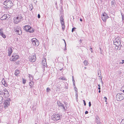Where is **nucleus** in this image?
I'll use <instances>...</instances> for the list:
<instances>
[{
	"label": "nucleus",
	"mask_w": 124,
	"mask_h": 124,
	"mask_svg": "<svg viewBox=\"0 0 124 124\" xmlns=\"http://www.w3.org/2000/svg\"><path fill=\"white\" fill-rule=\"evenodd\" d=\"M122 62L121 63L122 64H123L124 63V60H122Z\"/></svg>",
	"instance_id": "nucleus-47"
},
{
	"label": "nucleus",
	"mask_w": 124,
	"mask_h": 124,
	"mask_svg": "<svg viewBox=\"0 0 124 124\" xmlns=\"http://www.w3.org/2000/svg\"><path fill=\"white\" fill-rule=\"evenodd\" d=\"M91 102L90 101L89 102V107H90L91 106Z\"/></svg>",
	"instance_id": "nucleus-37"
},
{
	"label": "nucleus",
	"mask_w": 124,
	"mask_h": 124,
	"mask_svg": "<svg viewBox=\"0 0 124 124\" xmlns=\"http://www.w3.org/2000/svg\"><path fill=\"white\" fill-rule=\"evenodd\" d=\"M57 4V2H56V3H55V5H56Z\"/></svg>",
	"instance_id": "nucleus-57"
},
{
	"label": "nucleus",
	"mask_w": 124,
	"mask_h": 124,
	"mask_svg": "<svg viewBox=\"0 0 124 124\" xmlns=\"http://www.w3.org/2000/svg\"><path fill=\"white\" fill-rule=\"evenodd\" d=\"M3 30V29H0V34L1 36H2L3 38H6V36L4 34L3 32L2 31V30Z\"/></svg>",
	"instance_id": "nucleus-17"
},
{
	"label": "nucleus",
	"mask_w": 124,
	"mask_h": 124,
	"mask_svg": "<svg viewBox=\"0 0 124 124\" xmlns=\"http://www.w3.org/2000/svg\"><path fill=\"white\" fill-rule=\"evenodd\" d=\"M108 16L105 12L103 13L101 15L102 19L104 22H106V20L108 18Z\"/></svg>",
	"instance_id": "nucleus-11"
},
{
	"label": "nucleus",
	"mask_w": 124,
	"mask_h": 124,
	"mask_svg": "<svg viewBox=\"0 0 124 124\" xmlns=\"http://www.w3.org/2000/svg\"><path fill=\"white\" fill-rule=\"evenodd\" d=\"M2 84L4 85V86L6 87L7 86V84L6 82L5 81V80H3L2 81Z\"/></svg>",
	"instance_id": "nucleus-20"
},
{
	"label": "nucleus",
	"mask_w": 124,
	"mask_h": 124,
	"mask_svg": "<svg viewBox=\"0 0 124 124\" xmlns=\"http://www.w3.org/2000/svg\"><path fill=\"white\" fill-rule=\"evenodd\" d=\"M84 63L85 66L87 65L88 64V62L86 60H85L84 62Z\"/></svg>",
	"instance_id": "nucleus-26"
},
{
	"label": "nucleus",
	"mask_w": 124,
	"mask_h": 124,
	"mask_svg": "<svg viewBox=\"0 0 124 124\" xmlns=\"http://www.w3.org/2000/svg\"><path fill=\"white\" fill-rule=\"evenodd\" d=\"M90 50L91 52H93V51L92 50V48L90 47Z\"/></svg>",
	"instance_id": "nucleus-40"
},
{
	"label": "nucleus",
	"mask_w": 124,
	"mask_h": 124,
	"mask_svg": "<svg viewBox=\"0 0 124 124\" xmlns=\"http://www.w3.org/2000/svg\"><path fill=\"white\" fill-rule=\"evenodd\" d=\"M88 113V112L87 111H86L85 112V114H87Z\"/></svg>",
	"instance_id": "nucleus-44"
},
{
	"label": "nucleus",
	"mask_w": 124,
	"mask_h": 124,
	"mask_svg": "<svg viewBox=\"0 0 124 124\" xmlns=\"http://www.w3.org/2000/svg\"><path fill=\"white\" fill-rule=\"evenodd\" d=\"M121 73V71H119V73L120 74Z\"/></svg>",
	"instance_id": "nucleus-53"
},
{
	"label": "nucleus",
	"mask_w": 124,
	"mask_h": 124,
	"mask_svg": "<svg viewBox=\"0 0 124 124\" xmlns=\"http://www.w3.org/2000/svg\"><path fill=\"white\" fill-rule=\"evenodd\" d=\"M76 29V28L75 27L73 28L72 30V32H73L74 31V30L75 29Z\"/></svg>",
	"instance_id": "nucleus-38"
},
{
	"label": "nucleus",
	"mask_w": 124,
	"mask_h": 124,
	"mask_svg": "<svg viewBox=\"0 0 124 124\" xmlns=\"http://www.w3.org/2000/svg\"><path fill=\"white\" fill-rule=\"evenodd\" d=\"M62 25V30L63 31L65 28V26L64 25V23H62V24H61Z\"/></svg>",
	"instance_id": "nucleus-22"
},
{
	"label": "nucleus",
	"mask_w": 124,
	"mask_h": 124,
	"mask_svg": "<svg viewBox=\"0 0 124 124\" xmlns=\"http://www.w3.org/2000/svg\"><path fill=\"white\" fill-rule=\"evenodd\" d=\"M72 80H73V84L74 85H75V84L74 83V82H75V81L74 80V77H73V76H72Z\"/></svg>",
	"instance_id": "nucleus-36"
},
{
	"label": "nucleus",
	"mask_w": 124,
	"mask_h": 124,
	"mask_svg": "<svg viewBox=\"0 0 124 124\" xmlns=\"http://www.w3.org/2000/svg\"><path fill=\"white\" fill-rule=\"evenodd\" d=\"M51 90V89L49 87L47 88L46 89V92H49V91Z\"/></svg>",
	"instance_id": "nucleus-34"
},
{
	"label": "nucleus",
	"mask_w": 124,
	"mask_h": 124,
	"mask_svg": "<svg viewBox=\"0 0 124 124\" xmlns=\"http://www.w3.org/2000/svg\"><path fill=\"white\" fill-rule=\"evenodd\" d=\"M9 101H8L6 100L4 102V107L5 108H6L9 105Z\"/></svg>",
	"instance_id": "nucleus-16"
},
{
	"label": "nucleus",
	"mask_w": 124,
	"mask_h": 124,
	"mask_svg": "<svg viewBox=\"0 0 124 124\" xmlns=\"http://www.w3.org/2000/svg\"><path fill=\"white\" fill-rule=\"evenodd\" d=\"M24 29L26 31L29 32L30 33H32L33 32L34 30L29 25H26L24 27Z\"/></svg>",
	"instance_id": "nucleus-4"
},
{
	"label": "nucleus",
	"mask_w": 124,
	"mask_h": 124,
	"mask_svg": "<svg viewBox=\"0 0 124 124\" xmlns=\"http://www.w3.org/2000/svg\"><path fill=\"white\" fill-rule=\"evenodd\" d=\"M99 118L97 116L96 118V123H97L100 122L99 121Z\"/></svg>",
	"instance_id": "nucleus-28"
},
{
	"label": "nucleus",
	"mask_w": 124,
	"mask_h": 124,
	"mask_svg": "<svg viewBox=\"0 0 124 124\" xmlns=\"http://www.w3.org/2000/svg\"><path fill=\"white\" fill-rule=\"evenodd\" d=\"M34 3H36L37 2V0H33Z\"/></svg>",
	"instance_id": "nucleus-48"
},
{
	"label": "nucleus",
	"mask_w": 124,
	"mask_h": 124,
	"mask_svg": "<svg viewBox=\"0 0 124 124\" xmlns=\"http://www.w3.org/2000/svg\"><path fill=\"white\" fill-rule=\"evenodd\" d=\"M58 106L60 107H61V105H62V103H61L60 102V101H59V102H58Z\"/></svg>",
	"instance_id": "nucleus-32"
},
{
	"label": "nucleus",
	"mask_w": 124,
	"mask_h": 124,
	"mask_svg": "<svg viewBox=\"0 0 124 124\" xmlns=\"http://www.w3.org/2000/svg\"><path fill=\"white\" fill-rule=\"evenodd\" d=\"M30 9V11H31L32 10L33 8V6L32 4H30L29 5Z\"/></svg>",
	"instance_id": "nucleus-25"
},
{
	"label": "nucleus",
	"mask_w": 124,
	"mask_h": 124,
	"mask_svg": "<svg viewBox=\"0 0 124 124\" xmlns=\"http://www.w3.org/2000/svg\"><path fill=\"white\" fill-rule=\"evenodd\" d=\"M12 59L11 61H15L19 58V57L18 55H16V54H14L12 55Z\"/></svg>",
	"instance_id": "nucleus-13"
},
{
	"label": "nucleus",
	"mask_w": 124,
	"mask_h": 124,
	"mask_svg": "<svg viewBox=\"0 0 124 124\" xmlns=\"http://www.w3.org/2000/svg\"><path fill=\"white\" fill-rule=\"evenodd\" d=\"M22 18V17L21 15L18 16L14 19V22L15 23H17L20 21Z\"/></svg>",
	"instance_id": "nucleus-10"
},
{
	"label": "nucleus",
	"mask_w": 124,
	"mask_h": 124,
	"mask_svg": "<svg viewBox=\"0 0 124 124\" xmlns=\"http://www.w3.org/2000/svg\"><path fill=\"white\" fill-rule=\"evenodd\" d=\"M62 70V68L60 69V71H61Z\"/></svg>",
	"instance_id": "nucleus-56"
},
{
	"label": "nucleus",
	"mask_w": 124,
	"mask_h": 124,
	"mask_svg": "<svg viewBox=\"0 0 124 124\" xmlns=\"http://www.w3.org/2000/svg\"><path fill=\"white\" fill-rule=\"evenodd\" d=\"M60 20L61 24H62V23H64V21L63 18V17L62 16H60Z\"/></svg>",
	"instance_id": "nucleus-19"
},
{
	"label": "nucleus",
	"mask_w": 124,
	"mask_h": 124,
	"mask_svg": "<svg viewBox=\"0 0 124 124\" xmlns=\"http://www.w3.org/2000/svg\"><path fill=\"white\" fill-rule=\"evenodd\" d=\"M98 89L99 90H100L101 88H100V84L98 85Z\"/></svg>",
	"instance_id": "nucleus-42"
},
{
	"label": "nucleus",
	"mask_w": 124,
	"mask_h": 124,
	"mask_svg": "<svg viewBox=\"0 0 124 124\" xmlns=\"http://www.w3.org/2000/svg\"><path fill=\"white\" fill-rule=\"evenodd\" d=\"M42 64L44 66L46 67L47 63L46 62V59L43 58L42 60Z\"/></svg>",
	"instance_id": "nucleus-15"
},
{
	"label": "nucleus",
	"mask_w": 124,
	"mask_h": 124,
	"mask_svg": "<svg viewBox=\"0 0 124 124\" xmlns=\"http://www.w3.org/2000/svg\"><path fill=\"white\" fill-rule=\"evenodd\" d=\"M20 73V71L18 69H16L15 71V74L16 76H18V75Z\"/></svg>",
	"instance_id": "nucleus-18"
},
{
	"label": "nucleus",
	"mask_w": 124,
	"mask_h": 124,
	"mask_svg": "<svg viewBox=\"0 0 124 124\" xmlns=\"http://www.w3.org/2000/svg\"><path fill=\"white\" fill-rule=\"evenodd\" d=\"M29 77L30 81H32L33 80V77L31 75L29 74Z\"/></svg>",
	"instance_id": "nucleus-24"
},
{
	"label": "nucleus",
	"mask_w": 124,
	"mask_h": 124,
	"mask_svg": "<svg viewBox=\"0 0 124 124\" xmlns=\"http://www.w3.org/2000/svg\"><path fill=\"white\" fill-rule=\"evenodd\" d=\"M105 102H107V101L106 100H105Z\"/></svg>",
	"instance_id": "nucleus-60"
},
{
	"label": "nucleus",
	"mask_w": 124,
	"mask_h": 124,
	"mask_svg": "<svg viewBox=\"0 0 124 124\" xmlns=\"http://www.w3.org/2000/svg\"><path fill=\"white\" fill-rule=\"evenodd\" d=\"M64 43H65V46H66V42L65 41Z\"/></svg>",
	"instance_id": "nucleus-54"
},
{
	"label": "nucleus",
	"mask_w": 124,
	"mask_h": 124,
	"mask_svg": "<svg viewBox=\"0 0 124 124\" xmlns=\"http://www.w3.org/2000/svg\"><path fill=\"white\" fill-rule=\"evenodd\" d=\"M123 93H124V90L123 91Z\"/></svg>",
	"instance_id": "nucleus-61"
},
{
	"label": "nucleus",
	"mask_w": 124,
	"mask_h": 124,
	"mask_svg": "<svg viewBox=\"0 0 124 124\" xmlns=\"http://www.w3.org/2000/svg\"><path fill=\"white\" fill-rule=\"evenodd\" d=\"M72 17L73 18V19H74V17L73 16H72Z\"/></svg>",
	"instance_id": "nucleus-58"
},
{
	"label": "nucleus",
	"mask_w": 124,
	"mask_h": 124,
	"mask_svg": "<svg viewBox=\"0 0 124 124\" xmlns=\"http://www.w3.org/2000/svg\"><path fill=\"white\" fill-rule=\"evenodd\" d=\"M22 81L23 84H24L26 83V80L25 79L23 78Z\"/></svg>",
	"instance_id": "nucleus-29"
},
{
	"label": "nucleus",
	"mask_w": 124,
	"mask_h": 124,
	"mask_svg": "<svg viewBox=\"0 0 124 124\" xmlns=\"http://www.w3.org/2000/svg\"><path fill=\"white\" fill-rule=\"evenodd\" d=\"M98 76H99V77H100L101 74H100V75H99V74H98Z\"/></svg>",
	"instance_id": "nucleus-52"
},
{
	"label": "nucleus",
	"mask_w": 124,
	"mask_h": 124,
	"mask_svg": "<svg viewBox=\"0 0 124 124\" xmlns=\"http://www.w3.org/2000/svg\"><path fill=\"white\" fill-rule=\"evenodd\" d=\"M75 90L76 91V93H77V92H78V89L76 87H75Z\"/></svg>",
	"instance_id": "nucleus-39"
},
{
	"label": "nucleus",
	"mask_w": 124,
	"mask_h": 124,
	"mask_svg": "<svg viewBox=\"0 0 124 124\" xmlns=\"http://www.w3.org/2000/svg\"><path fill=\"white\" fill-rule=\"evenodd\" d=\"M32 44L35 46H38L39 44V41L35 38H34L31 39Z\"/></svg>",
	"instance_id": "nucleus-5"
},
{
	"label": "nucleus",
	"mask_w": 124,
	"mask_h": 124,
	"mask_svg": "<svg viewBox=\"0 0 124 124\" xmlns=\"http://www.w3.org/2000/svg\"><path fill=\"white\" fill-rule=\"evenodd\" d=\"M99 93H100L101 92V91H100V90H99Z\"/></svg>",
	"instance_id": "nucleus-55"
},
{
	"label": "nucleus",
	"mask_w": 124,
	"mask_h": 124,
	"mask_svg": "<svg viewBox=\"0 0 124 124\" xmlns=\"http://www.w3.org/2000/svg\"><path fill=\"white\" fill-rule=\"evenodd\" d=\"M64 104L65 105V107L66 108H67V107H68V103L67 102H64Z\"/></svg>",
	"instance_id": "nucleus-33"
},
{
	"label": "nucleus",
	"mask_w": 124,
	"mask_h": 124,
	"mask_svg": "<svg viewBox=\"0 0 124 124\" xmlns=\"http://www.w3.org/2000/svg\"><path fill=\"white\" fill-rule=\"evenodd\" d=\"M63 40H64V42L65 41V40L64 39H63Z\"/></svg>",
	"instance_id": "nucleus-59"
},
{
	"label": "nucleus",
	"mask_w": 124,
	"mask_h": 124,
	"mask_svg": "<svg viewBox=\"0 0 124 124\" xmlns=\"http://www.w3.org/2000/svg\"><path fill=\"white\" fill-rule=\"evenodd\" d=\"M76 93V97H77V98L78 95L77 94V93Z\"/></svg>",
	"instance_id": "nucleus-46"
},
{
	"label": "nucleus",
	"mask_w": 124,
	"mask_h": 124,
	"mask_svg": "<svg viewBox=\"0 0 124 124\" xmlns=\"http://www.w3.org/2000/svg\"><path fill=\"white\" fill-rule=\"evenodd\" d=\"M60 115L58 114H54L51 117L52 119L55 122L60 119Z\"/></svg>",
	"instance_id": "nucleus-3"
},
{
	"label": "nucleus",
	"mask_w": 124,
	"mask_h": 124,
	"mask_svg": "<svg viewBox=\"0 0 124 124\" xmlns=\"http://www.w3.org/2000/svg\"><path fill=\"white\" fill-rule=\"evenodd\" d=\"M4 4L8 8H10L12 6L13 3L10 0L6 1L4 2Z\"/></svg>",
	"instance_id": "nucleus-7"
},
{
	"label": "nucleus",
	"mask_w": 124,
	"mask_h": 124,
	"mask_svg": "<svg viewBox=\"0 0 124 124\" xmlns=\"http://www.w3.org/2000/svg\"><path fill=\"white\" fill-rule=\"evenodd\" d=\"M86 67H85V69H86Z\"/></svg>",
	"instance_id": "nucleus-64"
},
{
	"label": "nucleus",
	"mask_w": 124,
	"mask_h": 124,
	"mask_svg": "<svg viewBox=\"0 0 124 124\" xmlns=\"http://www.w3.org/2000/svg\"><path fill=\"white\" fill-rule=\"evenodd\" d=\"M83 101L84 102V105L85 106H86V103H85V100H83Z\"/></svg>",
	"instance_id": "nucleus-41"
},
{
	"label": "nucleus",
	"mask_w": 124,
	"mask_h": 124,
	"mask_svg": "<svg viewBox=\"0 0 124 124\" xmlns=\"http://www.w3.org/2000/svg\"><path fill=\"white\" fill-rule=\"evenodd\" d=\"M38 18H40V16L39 14H38Z\"/></svg>",
	"instance_id": "nucleus-43"
},
{
	"label": "nucleus",
	"mask_w": 124,
	"mask_h": 124,
	"mask_svg": "<svg viewBox=\"0 0 124 124\" xmlns=\"http://www.w3.org/2000/svg\"><path fill=\"white\" fill-rule=\"evenodd\" d=\"M33 84V82L32 81H31L29 83V85L30 86H31Z\"/></svg>",
	"instance_id": "nucleus-31"
},
{
	"label": "nucleus",
	"mask_w": 124,
	"mask_h": 124,
	"mask_svg": "<svg viewBox=\"0 0 124 124\" xmlns=\"http://www.w3.org/2000/svg\"><path fill=\"white\" fill-rule=\"evenodd\" d=\"M61 106L60 107L62 108L64 111H65L66 110V109L65 108V107L64 106L63 104H62Z\"/></svg>",
	"instance_id": "nucleus-23"
},
{
	"label": "nucleus",
	"mask_w": 124,
	"mask_h": 124,
	"mask_svg": "<svg viewBox=\"0 0 124 124\" xmlns=\"http://www.w3.org/2000/svg\"><path fill=\"white\" fill-rule=\"evenodd\" d=\"M112 6V7H115V2L114 0H113L111 1V2Z\"/></svg>",
	"instance_id": "nucleus-21"
},
{
	"label": "nucleus",
	"mask_w": 124,
	"mask_h": 124,
	"mask_svg": "<svg viewBox=\"0 0 124 124\" xmlns=\"http://www.w3.org/2000/svg\"><path fill=\"white\" fill-rule=\"evenodd\" d=\"M122 20H123L124 19H123V17H122Z\"/></svg>",
	"instance_id": "nucleus-63"
},
{
	"label": "nucleus",
	"mask_w": 124,
	"mask_h": 124,
	"mask_svg": "<svg viewBox=\"0 0 124 124\" xmlns=\"http://www.w3.org/2000/svg\"><path fill=\"white\" fill-rule=\"evenodd\" d=\"M114 44L116 46H119L121 44L120 40L117 38L114 40Z\"/></svg>",
	"instance_id": "nucleus-9"
},
{
	"label": "nucleus",
	"mask_w": 124,
	"mask_h": 124,
	"mask_svg": "<svg viewBox=\"0 0 124 124\" xmlns=\"http://www.w3.org/2000/svg\"><path fill=\"white\" fill-rule=\"evenodd\" d=\"M59 87V86H58V87H57V88H58L59 90L61 89V88H60V87Z\"/></svg>",
	"instance_id": "nucleus-50"
},
{
	"label": "nucleus",
	"mask_w": 124,
	"mask_h": 124,
	"mask_svg": "<svg viewBox=\"0 0 124 124\" xmlns=\"http://www.w3.org/2000/svg\"><path fill=\"white\" fill-rule=\"evenodd\" d=\"M0 95L6 98L9 96V93L7 90L6 89L4 88L3 91H0Z\"/></svg>",
	"instance_id": "nucleus-1"
},
{
	"label": "nucleus",
	"mask_w": 124,
	"mask_h": 124,
	"mask_svg": "<svg viewBox=\"0 0 124 124\" xmlns=\"http://www.w3.org/2000/svg\"><path fill=\"white\" fill-rule=\"evenodd\" d=\"M80 20L81 21H82V19L81 18H80Z\"/></svg>",
	"instance_id": "nucleus-51"
},
{
	"label": "nucleus",
	"mask_w": 124,
	"mask_h": 124,
	"mask_svg": "<svg viewBox=\"0 0 124 124\" xmlns=\"http://www.w3.org/2000/svg\"><path fill=\"white\" fill-rule=\"evenodd\" d=\"M36 107H35V108H34V109L35 110V109H36Z\"/></svg>",
	"instance_id": "nucleus-62"
},
{
	"label": "nucleus",
	"mask_w": 124,
	"mask_h": 124,
	"mask_svg": "<svg viewBox=\"0 0 124 124\" xmlns=\"http://www.w3.org/2000/svg\"><path fill=\"white\" fill-rule=\"evenodd\" d=\"M13 48L12 47H9L8 49V56H10L11 54L13 52Z\"/></svg>",
	"instance_id": "nucleus-14"
},
{
	"label": "nucleus",
	"mask_w": 124,
	"mask_h": 124,
	"mask_svg": "<svg viewBox=\"0 0 124 124\" xmlns=\"http://www.w3.org/2000/svg\"><path fill=\"white\" fill-rule=\"evenodd\" d=\"M3 99V97H0V104L2 103Z\"/></svg>",
	"instance_id": "nucleus-27"
},
{
	"label": "nucleus",
	"mask_w": 124,
	"mask_h": 124,
	"mask_svg": "<svg viewBox=\"0 0 124 124\" xmlns=\"http://www.w3.org/2000/svg\"><path fill=\"white\" fill-rule=\"evenodd\" d=\"M29 61L32 62H34L36 60V57L35 54H33L30 56L29 57Z\"/></svg>",
	"instance_id": "nucleus-6"
},
{
	"label": "nucleus",
	"mask_w": 124,
	"mask_h": 124,
	"mask_svg": "<svg viewBox=\"0 0 124 124\" xmlns=\"http://www.w3.org/2000/svg\"><path fill=\"white\" fill-rule=\"evenodd\" d=\"M15 32L16 34L20 35L22 33L20 28L19 27H17L14 28Z\"/></svg>",
	"instance_id": "nucleus-8"
},
{
	"label": "nucleus",
	"mask_w": 124,
	"mask_h": 124,
	"mask_svg": "<svg viewBox=\"0 0 124 124\" xmlns=\"http://www.w3.org/2000/svg\"><path fill=\"white\" fill-rule=\"evenodd\" d=\"M59 79H60L62 80H66V78L64 77H62L59 78Z\"/></svg>",
	"instance_id": "nucleus-30"
},
{
	"label": "nucleus",
	"mask_w": 124,
	"mask_h": 124,
	"mask_svg": "<svg viewBox=\"0 0 124 124\" xmlns=\"http://www.w3.org/2000/svg\"><path fill=\"white\" fill-rule=\"evenodd\" d=\"M96 123L97 124H101V123L100 122Z\"/></svg>",
	"instance_id": "nucleus-45"
},
{
	"label": "nucleus",
	"mask_w": 124,
	"mask_h": 124,
	"mask_svg": "<svg viewBox=\"0 0 124 124\" xmlns=\"http://www.w3.org/2000/svg\"><path fill=\"white\" fill-rule=\"evenodd\" d=\"M10 18V16L8 14H4L0 18V19L2 20H8Z\"/></svg>",
	"instance_id": "nucleus-12"
},
{
	"label": "nucleus",
	"mask_w": 124,
	"mask_h": 124,
	"mask_svg": "<svg viewBox=\"0 0 124 124\" xmlns=\"http://www.w3.org/2000/svg\"><path fill=\"white\" fill-rule=\"evenodd\" d=\"M116 99L117 101H121L124 98V94L123 93H118L116 95Z\"/></svg>",
	"instance_id": "nucleus-2"
},
{
	"label": "nucleus",
	"mask_w": 124,
	"mask_h": 124,
	"mask_svg": "<svg viewBox=\"0 0 124 124\" xmlns=\"http://www.w3.org/2000/svg\"><path fill=\"white\" fill-rule=\"evenodd\" d=\"M121 124H124V119H122L121 121Z\"/></svg>",
	"instance_id": "nucleus-35"
},
{
	"label": "nucleus",
	"mask_w": 124,
	"mask_h": 124,
	"mask_svg": "<svg viewBox=\"0 0 124 124\" xmlns=\"http://www.w3.org/2000/svg\"><path fill=\"white\" fill-rule=\"evenodd\" d=\"M104 98L105 99V100H107V98L106 97H104Z\"/></svg>",
	"instance_id": "nucleus-49"
}]
</instances>
